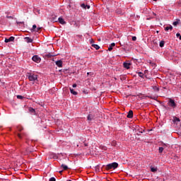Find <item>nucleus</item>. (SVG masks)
<instances>
[{
    "mask_svg": "<svg viewBox=\"0 0 181 181\" xmlns=\"http://www.w3.org/2000/svg\"><path fill=\"white\" fill-rule=\"evenodd\" d=\"M117 168H118V164L117 163L107 164L106 166L107 170H110V169H117Z\"/></svg>",
    "mask_w": 181,
    "mask_h": 181,
    "instance_id": "7ed1b4c3",
    "label": "nucleus"
},
{
    "mask_svg": "<svg viewBox=\"0 0 181 181\" xmlns=\"http://www.w3.org/2000/svg\"><path fill=\"white\" fill-rule=\"evenodd\" d=\"M117 13H121V11H117Z\"/></svg>",
    "mask_w": 181,
    "mask_h": 181,
    "instance_id": "4c0bfd02",
    "label": "nucleus"
},
{
    "mask_svg": "<svg viewBox=\"0 0 181 181\" xmlns=\"http://www.w3.org/2000/svg\"><path fill=\"white\" fill-rule=\"evenodd\" d=\"M25 40L27 42V43H32V42H33V40L29 37H25Z\"/></svg>",
    "mask_w": 181,
    "mask_h": 181,
    "instance_id": "1a4fd4ad",
    "label": "nucleus"
},
{
    "mask_svg": "<svg viewBox=\"0 0 181 181\" xmlns=\"http://www.w3.org/2000/svg\"><path fill=\"white\" fill-rule=\"evenodd\" d=\"M47 57H52V55L48 54V55H47Z\"/></svg>",
    "mask_w": 181,
    "mask_h": 181,
    "instance_id": "e433bc0d",
    "label": "nucleus"
},
{
    "mask_svg": "<svg viewBox=\"0 0 181 181\" xmlns=\"http://www.w3.org/2000/svg\"><path fill=\"white\" fill-rule=\"evenodd\" d=\"M29 112H31L32 114L35 113V109L30 107L29 108Z\"/></svg>",
    "mask_w": 181,
    "mask_h": 181,
    "instance_id": "393cba45",
    "label": "nucleus"
},
{
    "mask_svg": "<svg viewBox=\"0 0 181 181\" xmlns=\"http://www.w3.org/2000/svg\"><path fill=\"white\" fill-rule=\"evenodd\" d=\"M123 66L125 69H129V66H131V63H128V62H124L123 64Z\"/></svg>",
    "mask_w": 181,
    "mask_h": 181,
    "instance_id": "9b49d317",
    "label": "nucleus"
},
{
    "mask_svg": "<svg viewBox=\"0 0 181 181\" xmlns=\"http://www.w3.org/2000/svg\"><path fill=\"white\" fill-rule=\"evenodd\" d=\"M94 41H93V40H90V43H93Z\"/></svg>",
    "mask_w": 181,
    "mask_h": 181,
    "instance_id": "58836bf2",
    "label": "nucleus"
},
{
    "mask_svg": "<svg viewBox=\"0 0 181 181\" xmlns=\"http://www.w3.org/2000/svg\"><path fill=\"white\" fill-rule=\"evenodd\" d=\"M15 40V37H10L9 38H6L4 42L6 43H9V42H13Z\"/></svg>",
    "mask_w": 181,
    "mask_h": 181,
    "instance_id": "39448f33",
    "label": "nucleus"
},
{
    "mask_svg": "<svg viewBox=\"0 0 181 181\" xmlns=\"http://www.w3.org/2000/svg\"><path fill=\"white\" fill-rule=\"evenodd\" d=\"M180 22V20H177L176 21L173 22V25L174 26H177V25H179Z\"/></svg>",
    "mask_w": 181,
    "mask_h": 181,
    "instance_id": "a211bd4d",
    "label": "nucleus"
},
{
    "mask_svg": "<svg viewBox=\"0 0 181 181\" xmlns=\"http://www.w3.org/2000/svg\"><path fill=\"white\" fill-rule=\"evenodd\" d=\"M18 131H22V129H23V128H22V127H18Z\"/></svg>",
    "mask_w": 181,
    "mask_h": 181,
    "instance_id": "f704fd0d",
    "label": "nucleus"
},
{
    "mask_svg": "<svg viewBox=\"0 0 181 181\" xmlns=\"http://www.w3.org/2000/svg\"><path fill=\"white\" fill-rule=\"evenodd\" d=\"M180 40H181V35L179 37Z\"/></svg>",
    "mask_w": 181,
    "mask_h": 181,
    "instance_id": "37998d69",
    "label": "nucleus"
},
{
    "mask_svg": "<svg viewBox=\"0 0 181 181\" xmlns=\"http://www.w3.org/2000/svg\"><path fill=\"white\" fill-rule=\"evenodd\" d=\"M49 181H56V178L52 177L49 178Z\"/></svg>",
    "mask_w": 181,
    "mask_h": 181,
    "instance_id": "cd10ccee",
    "label": "nucleus"
},
{
    "mask_svg": "<svg viewBox=\"0 0 181 181\" xmlns=\"http://www.w3.org/2000/svg\"><path fill=\"white\" fill-rule=\"evenodd\" d=\"M71 94H73L74 95H77V92L74 91V89L70 88Z\"/></svg>",
    "mask_w": 181,
    "mask_h": 181,
    "instance_id": "f3484780",
    "label": "nucleus"
},
{
    "mask_svg": "<svg viewBox=\"0 0 181 181\" xmlns=\"http://www.w3.org/2000/svg\"><path fill=\"white\" fill-rule=\"evenodd\" d=\"M132 40H133L134 42H135V40H136V37H135V36L132 37Z\"/></svg>",
    "mask_w": 181,
    "mask_h": 181,
    "instance_id": "7c9ffc66",
    "label": "nucleus"
},
{
    "mask_svg": "<svg viewBox=\"0 0 181 181\" xmlns=\"http://www.w3.org/2000/svg\"><path fill=\"white\" fill-rule=\"evenodd\" d=\"M87 74H90V72H88Z\"/></svg>",
    "mask_w": 181,
    "mask_h": 181,
    "instance_id": "c03bdc74",
    "label": "nucleus"
},
{
    "mask_svg": "<svg viewBox=\"0 0 181 181\" xmlns=\"http://www.w3.org/2000/svg\"><path fill=\"white\" fill-rule=\"evenodd\" d=\"M6 18H12V16H7Z\"/></svg>",
    "mask_w": 181,
    "mask_h": 181,
    "instance_id": "a19ab883",
    "label": "nucleus"
},
{
    "mask_svg": "<svg viewBox=\"0 0 181 181\" xmlns=\"http://www.w3.org/2000/svg\"><path fill=\"white\" fill-rule=\"evenodd\" d=\"M176 36H177V37H180V33H177V34H176Z\"/></svg>",
    "mask_w": 181,
    "mask_h": 181,
    "instance_id": "473e14b6",
    "label": "nucleus"
},
{
    "mask_svg": "<svg viewBox=\"0 0 181 181\" xmlns=\"http://www.w3.org/2000/svg\"><path fill=\"white\" fill-rule=\"evenodd\" d=\"M92 47H94V49H95L96 50H99V49H100V46H98V45H95V44H92Z\"/></svg>",
    "mask_w": 181,
    "mask_h": 181,
    "instance_id": "dca6fc26",
    "label": "nucleus"
},
{
    "mask_svg": "<svg viewBox=\"0 0 181 181\" xmlns=\"http://www.w3.org/2000/svg\"><path fill=\"white\" fill-rule=\"evenodd\" d=\"M172 29H173V27L172 25H168L165 28V32H168V30H172Z\"/></svg>",
    "mask_w": 181,
    "mask_h": 181,
    "instance_id": "4468645a",
    "label": "nucleus"
},
{
    "mask_svg": "<svg viewBox=\"0 0 181 181\" xmlns=\"http://www.w3.org/2000/svg\"><path fill=\"white\" fill-rule=\"evenodd\" d=\"M58 21H59V23H61V25H66V21H64V19H63V18L59 17L58 18Z\"/></svg>",
    "mask_w": 181,
    "mask_h": 181,
    "instance_id": "0eeeda50",
    "label": "nucleus"
},
{
    "mask_svg": "<svg viewBox=\"0 0 181 181\" xmlns=\"http://www.w3.org/2000/svg\"><path fill=\"white\" fill-rule=\"evenodd\" d=\"M158 151L160 153H162V152H163V147H160Z\"/></svg>",
    "mask_w": 181,
    "mask_h": 181,
    "instance_id": "a878e982",
    "label": "nucleus"
},
{
    "mask_svg": "<svg viewBox=\"0 0 181 181\" xmlns=\"http://www.w3.org/2000/svg\"><path fill=\"white\" fill-rule=\"evenodd\" d=\"M139 131L140 134H142V131H141V130H139Z\"/></svg>",
    "mask_w": 181,
    "mask_h": 181,
    "instance_id": "79ce46f5",
    "label": "nucleus"
},
{
    "mask_svg": "<svg viewBox=\"0 0 181 181\" xmlns=\"http://www.w3.org/2000/svg\"><path fill=\"white\" fill-rule=\"evenodd\" d=\"M173 122L174 123V125H175L177 128H180L181 127L180 119L176 117H174Z\"/></svg>",
    "mask_w": 181,
    "mask_h": 181,
    "instance_id": "f03ea898",
    "label": "nucleus"
},
{
    "mask_svg": "<svg viewBox=\"0 0 181 181\" xmlns=\"http://www.w3.org/2000/svg\"><path fill=\"white\" fill-rule=\"evenodd\" d=\"M84 146H88V144L87 143H84Z\"/></svg>",
    "mask_w": 181,
    "mask_h": 181,
    "instance_id": "c9c22d12",
    "label": "nucleus"
},
{
    "mask_svg": "<svg viewBox=\"0 0 181 181\" xmlns=\"http://www.w3.org/2000/svg\"><path fill=\"white\" fill-rule=\"evenodd\" d=\"M52 158L54 159H57V156H56V154H52Z\"/></svg>",
    "mask_w": 181,
    "mask_h": 181,
    "instance_id": "c85d7f7f",
    "label": "nucleus"
},
{
    "mask_svg": "<svg viewBox=\"0 0 181 181\" xmlns=\"http://www.w3.org/2000/svg\"><path fill=\"white\" fill-rule=\"evenodd\" d=\"M52 22H57V21H59V19H57V17H53L52 18Z\"/></svg>",
    "mask_w": 181,
    "mask_h": 181,
    "instance_id": "b1692460",
    "label": "nucleus"
},
{
    "mask_svg": "<svg viewBox=\"0 0 181 181\" xmlns=\"http://www.w3.org/2000/svg\"><path fill=\"white\" fill-rule=\"evenodd\" d=\"M62 168H63L64 170H67V169H69V167L64 164L62 165Z\"/></svg>",
    "mask_w": 181,
    "mask_h": 181,
    "instance_id": "412c9836",
    "label": "nucleus"
},
{
    "mask_svg": "<svg viewBox=\"0 0 181 181\" xmlns=\"http://www.w3.org/2000/svg\"><path fill=\"white\" fill-rule=\"evenodd\" d=\"M169 105L170 107H173V108H175V107H176V103H175V100L170 99L169 100Z\"/></svg>",
    "mask_w": 181,
    "mask_h": 181,
    "instance_id": "423d86ee",
    "label": "nucleus"
},
{
    "mask_svg": "<svg viewBox=\"0 0 181 181\" xmlns=\"http://www.w3.org/2000/svg\"><path fill=\"white\" fill-rule=\"evenodd\" d=\"M153 1H156V0H153Z\"/></svg>",
    "mask_w": 181,
    "mask_h": 181,
    "instance_id": "49530a36",
    "label": "nucleus"
},
{
    "mask_svg": "<svg viewBox=\"0 0 181 181\" xmlns=\"http://www.w3.org/2000/svg\"><path fill=\"white\" fill-rule=\"evenodd\" d=\"M127 117V118H132V117H134V112L132 110H129Z\"/></svg>",
    "mask_w": 181,
    "mask_h": 181,
    "instance_id": "6e6552de",
    "label": "nucleus"
},
{
    "mask_svg": "<svg viewBox=\"0 0 181 181\" xmlns=\"http://www.w3.org/2000/svg\"><path fill=\"white\" fill-rule=\"evenodd\" d=\"M165 46V41H160V47H163Z\"/></svg>",
    "mask_w": 181,
    "mask_h": 181,
    "instance_id": "4be33fe9",
    "label": "nucleus"
},
{
    "mask_svg": "<svg viewBox=\"0 0 181 181\" xmlns=\"http://www.w3.org/2000/svg\"><path fill=\"white\" fill-rule=\"evenodd\" d=\"M115 46V43L112 42L110 46H109V48H108V50L110 52H111V50H112V47H114Z\"/></svg>",
    "mask_w": 181,
    "mask_h": 181,
    "instance_id": "2eb2a0df",
    "label": "nucleus"
},
{
    "mask_svg": "<svg viewBox=\"0 0 181 181\" xmlns=\"http://www.w3.org/2000/svg\"><path fill=\"white\" fill-rule=\"evenodd\" d=\"M37 28V27L36 26V25H33V29L31 30V31H32V32H35V31L36 30Z\"/></svg>",
    "mask_w": 181,
    "mask_h": 181,
    "instance_id": "5701e85b",
    "label": "nucleus"
},
{
    "mask_svg": "<svg viewBox=\"0 0 181 181\" xmlns=\"http://www.w3.org/2000/svg\"><path fill=\"white\" fill-rule=\"evenodd\" d=\"M87 119H88V121H93V119H94V115H89L87 117Z\"/></svg>",
    "mask_w": 181,
    "mask_h": 181,
    "instance_id": "ddd939ff",
    "label": "nucleus"
},
{
    "mask_svg": "<svg viewBox=\"0 0 181 181\" xmlns=\"http://www.w3.org/2000/svg\"><path fill=\"white\" fill-rule=\"evenodd\" d=\"M81 8H83V9H90V5H86L84 4H82L81 5Z\"/></svg>",
    "mask_w": 181,
    "mask_h": 181,
    "instance_id": "9d476101",
    "label": "nucleus"
},
{
    "mask_svg": "<svg viewBox=\"0 0 181 181\" xmlns=\"http://www.w3.org/2000/svg\"><path fill=\"white\" fill-rule=\"evenodd\" d=\"M28 78L30 81H37V75L33 73L28 74Z\"/></svg>",
    "mask_w": 181,
    "mask_h": 181,
    "instance_id": "f257e3e1",
    "label": "nucleus"
},
{
    "mask_svg": "<svg viewBox=\"0 0 181 181\" xmlns=\"http://www.w3.org/2000/svg\"><path fill=\"white\" fill-rule=\"evenodd\" d=\"M138 74L139 77H141V78H144V77H145V74H144V73L142 72H139Z\"/></svg>",
    "mask_w": 181,
    "mask_h": 181,
    "instance_id": "6ab92c4d",
    "label": "nucleus"
},
{
    "mask_svg": "<svg viewBox=\"0 0 181 181\" xmlns=\"http://www.w3.org/2000/svg\"><path fill=\"white\" fill-rule=\"evenodd\" d=\"M151 172H156L158 170V168L151 167Z\"/></svg>",
    "mask_w": 181,
    "mask_h": 181,
    "instance_id": "aec40b11",
    "label": "nucleus"
},
{
    "mask_svg": "<svg viewBox=\"0 0 181 181\" xmlns=\"http://www.w3.org/2000/svg\"><path fill=\"white\" fill-rule=\"evenodd\" d=\"M41 28H37L36 30H35V32H39V30H40Z\"/></svg>",
    "mask_w": 181,
    "mask_h": 181,
    "instance_id": "c756f323",
    "label": "nucleus"
},
{
    "mask_svg": "<svg viewBox=\"0 0 181 181\" xmlns=\"http://www.w3.org/2000/svg\"><path fill=\"white\" fill-rule=\"evenodd\" d=\"M17 135H18V138H20V139L22 138V136L21 135V134H18Z\"/></svg>",
    "mask_w": 181,
    "mask_h": 181,
    "instance_id": "2f4dec72",
    "label": "nucleus"
},
{
    "mask_svg": "<svg viewBox=\"0 0 181 181\" xmlns=\"http://www.w3.org/2000/svg\"><path fill=\"white\" fill-rule=\"evenodd\" d=\"M73 87H74V88H76V87H77V84L74 83V84L73 85Z\"/></svg>",
    "mask_w": 181,
    "mask_h": 181,
    "instance_id": "72a5a7b5",
    "label": "nucleus"
},
{
    "mask_svg": "<svg viewBox=\"0 0 181 181\" xmlns=\"http://www.w3.org/2000/svg\"><path fill=\"white\" fill-rule=\"evenodd\" d=\"M17 98L18 99V100H22L23 98V96H22V95H17Z\"/></svg>",
    "mask_w": 181,
    "mask_h": 181,
    "instance_id": "bb28decb",
    "label": "nucleus"
},
{
    "mask_svg": "<svg viewBox=\"0 0 181 181\" xmlns=\"http://www.w3.org/2000/svg\"><path fill=\"white\" fill-rule=\"evenodd\" d=\"M56 64L58 67H62V66L63 65V62H62V60H59L56 62Z\"/></svg>",
    "mask_w": 181,
    "mask_h": 181,
    "instance_id": "f8f14e48",
    "label": "nucleus"
},
{
    "mask_svg": "<svg viewBox=\"0 0 181 181\" xmlns=\"http://www.w3.org/2000/svg\"><path fill=\"white\" fill-rule=\"evenodd\" d=\"M62 172H63V171H60L59 173H62Z\"/></svg>",
    "mask_w": 181,
    "mask_h": 181,
    "instance_id": "a18cd8bd",
    "label": "nucleus"
},
{
    "mask_svg": "<svg viewBox=\"0 0 181 181\" xmlns=\"http://www.w3.org/2000/svg\"><path fill=\"white\" fill-rule=\"evenodd\" d=\"M153 15H154V16H156V13H153Z\"/></svg>",
    "mask_w": 181,
    "mask_h": 181,
    "instance_id": "ea45409f",
    "label": "nucleus"
},
{
    "mask_svg": "<svg viewBox=\"0 0 181 181\" xmlns=\"http://www.w3.org/2000/svg\"><path fill=\"white\" fill-rule=\"evenodd\" d=\"M33 62H35V63H40V57H39V56L37 55H35L32 58Z\"/></svg>",
    "mask_w": 181,
    "mask_h": 181,
    "instance_id": "20e7f679",
    "label": "nucleus"
}]
</instances>
